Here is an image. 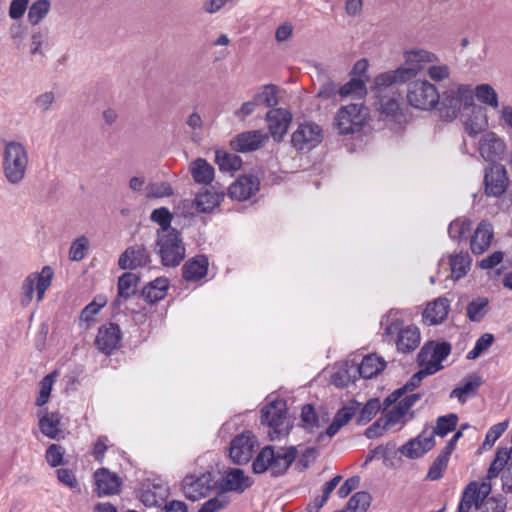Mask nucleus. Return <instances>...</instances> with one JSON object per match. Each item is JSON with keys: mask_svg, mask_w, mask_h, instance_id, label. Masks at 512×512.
Segmentation results:
<instances>
[{"mask_svg": "<svg viewBox=\"0 0 512 512\" xmlns=\"http://www.w3.org/2000/svg\"><path fill=\"white\" fill-rule=\"evenodd\" d=\"M404 64L396 70L381 73L376 77L378 87L391 86L404 83L416 77L427 64L438 61L436 54L425 49H413L405 51Z\"/></svg>", "mask_w": 512, "mask_h": 512, "instance_id": "nucleus-1", "label": "nucleus"}, {"mask_svg": "<svg viewBox=\"0 0 512 512\" xmlns=\"http://www.w3.org/2000/svg\"><path fill=\"white\" fill-rule=\"evenodd\" d=\"M401 314L400 310L391 309L382 316L380 325L383 329V336L386 339L392 340L394 335H397L395 343L399 352L409 353L419 346L420 331L414 325L404 327V320Z\"/></svg>", "mask_w": 512, "mask_h": 512, "instance_id": "nucleus-2", "label": "nucleus"}, {"mask_svg": "<svg viewBox=\"0 0 512 512\" xmlns=\"http://www.w3.org/2000/svg\"><path fill=\"white\" fill-rule=\"evenodd\" d=\"M297 457L295 447L278 448L266 446L260 450L252 463L255 474L269 472L272 477L283 475Z\"/></svg>", "mask_w": 512, "mask_h": 512, "instance_id": "nucleus-3", "label": "nucleus"}, {"mask_svg": "<svg viewBox=\"0 0 512 512\" xmlns=\"http://www.w3.org/2000/svg\"><path fill=\"white\" fill-rule=\"evenodd\" d=\"M29 157L26 147L17 141L5 143L2 170L5 179L12 185L20 184L26 176Z\"/></svg>", "mask_w": 512, "mask_h": 512, "instance_id": "nucleus-4", "label": "nucleus"}, {"mask_svg": "<svg viewBox=\"0 0 512 512\" xmlns=\"http://www.w3.org/2000/svg\"><path fill=\"white\" fill-rule=\"evenodd\" d=\"M474 93L470 85L462 84L447 89L442 98L439 97V114L443 120L450 121L457 117L460 110L473 104Z\"/></svg>", "mask_w": 512, "mask_h": 512, "instance_id": "nucleus-5", "label": "nucleus"}, {"mask_svg": "<svg viewBox=\"0 0 512 512\" xmlns=\"http://www.w3.org/2000/svg\"><path fill=\"white\" fill-rule=\"evenodd\" d=\"M160 256L161 263L165 267H177L184 260L186 248L178 230H167L166 233H158L155 247Z\"/></svg>", "mask_w": 512, "mask_h": 512, "instance_id": "nucleus-6", "label": "nucleus"}, {"mask_svg": "<svg viewBox=\"0 0 512 512\" xmlns=\"http://www.w3.org/2000/svg\"><path fill=\"white\" fill-rule=\"evenodd\" d=\"M369 117L368 108L362 103L342 106L335 116L334 125L339 134L349 135L359 132Z\"/></svg>", "mask_w": 512, "mask_h": 512, "instance_id": "nucleus-7", "label": "nucleus"}, {"mask_svg": "<svg viewBox=\"0 0 512 512\" xmlns=\"http://www.w3.org/2000/svg\"><path fill=\"white\" fill-rule=\"evenodd\" d=\"M408 103L420 110H432L439 102V91L426 79L410 81L407 87Z\"/></svg>", "mask_w": 512, "mask_h": 512, "instance_id": "nucleus-8", "label": "nucleus"}, {"mask_svg": "<svg viewBox=\"0 0 512 512\" xmlns=\"http://www.w3.org/2000/svg\"><path fill=\"white\" fill-rule=\"evenodd\" d=\"M261 423L270 428L271 440L279 439L287 433L286 402L282 399L271 401L261 410Z\"/></svg>", "mask_w": 512, "mask_h": 512, "instance_id": "nucleus-9", "label": "nucleus"}, {"mask_svg": "<svg viewBox=\"0 0 512 512\" xmlns=\"http://www.w3.org/2000/svg\"><path fill=\"white\" fill-rule=\"evenodd\" d=\"M451 353V344L448 342H428L420 349L417 361L420 368L431 375L443 369L442 361Z\"/></svg>", "mask_w": 512, "mask_h": 512, "instance_id": "nucleus-10", "label": "nucleus"}, {"mask_svg": "<svg viewBox=\"0 0 512 512\" xmlns=\"http://www.w3.org/2000/svg\"><path fill=\"white\" fill-rule=\"evenodd\" d=\"M53 269L50 266H44L40 273H31L23 281L21 287V304L28 306L37 292V301H42L46 290L50 287L53 279Z\"/></svg>", "mask_w": 512, "mask_h": 512, "instance_id": "nucleus-11", "label": "nucleus"}, {"mask_svg": "<svg viewBox=\"0 0 512 512\" xmlns=\"http://www.w3.org/2000/svg\"><path fill=\"white\" fill-rule=\"evenodd\" d=\"M323 140V129L312 121L298 124L291 134V146L299 153H308L316 148Z\"/></svg>", "mask_w": 512, "mask_h": 512, "instance_id": "nucleus-12", "label": "nucleus"}, {"mask_svg": "<svg viewBox=\"0 0 512 512\" xmlns=\"http://www.w3.org/2000/svg\"><path fill=\"white\" fill-rule=\"evenodd\" d=\"M214 487L210 472L187 475L182 481V492L188 500L198 501L209 495Z\"/></svg>", "mask_w": 512, "mask_h": 512, "instance_id": "nucleus-13", "label": "nucleus"}, {"mask_svg": "<svg viewBox=\"0 0 512 512\" xmlns=\"http://www.w3.org/2000/svg\"><path fill=\"white\" fill-rule=\"evenodd\" d=\"M257 445L258 441L255 435L250 431H245L235 436L231 441L229 456L238 465L246 464L252 458Z\"/></svg>", "mask_w": 512, "mask_h": 512, "instance_id": "nucleus-14", "label": "nucleus"}, {"mask_svg": "<svg viewBox=\"0 0 512 512\" xmlns=\"http://www.w3.org/2000/svg\"><path fill=\"white\" fill-rule=\"evenodd\" d=\"M508 176L505 167L499 163L491 164L485 169V193L488 196L500 197L508 186Z\"/></svg>", "mask_w": 512, "mask_h": 512, "instance_id": "nucleus-15", "label": "nucleus"}, {"mask_svg": "<svg viewBox=\"0 0 512 512\" xmlns=\"http://www.w3.org/2000/svg\"><path fill=\"white\" fill-rule=\"evenodd\" d=\"M121 339L120 327L115 323H108L98 329L95 345L105 355H111L120 347Z\"/></svg>", "mask_w": 512, "mask_h": 512, "instance_id": "nucleus-16", "label": "nucleus"}, {"mask_svg": "<svg viewBox=\"0 0 512 512\" xmlns=\"http://www.w3.org/2000/svg\"><path fill=\"white\" fill-rule=\"evenodd\" d=\"M505 150L504 141L494 132L484 133L479 140L478 151L481 157L487 162H492V164L502 158Z\"/></svg>", "mask_w": 512, "mask_h": 512, "instance_id": "nucleus-17", "label": "nucleus"}, {"mask_svg": "<svg viewBox=\"0 0 512 512\" xmlns=\"http://www.w3.org/2000/svg\"><path fill=\"white\" fill-rule=\"evenodd\" d=\"M268 139V134L261 130L245 131L234 137L230 145L234 151L246 153L260 149Z\"/></svg>", "mask_w": 512, "mask_h": 512, "instance_id": "nucleus-18", "label": "nucleus"}, {"mask_svg": "<svg viewBox=\"0 0 512 512\" xmlns=\"http://www.w3.org/2000/svg\"><path fill=\"white\" fill-rule=\"evenodd\" d=\"M270 135L276 142H281L292 121V114L283 108L271 109L266 114Z\"/></svg>", "mask_w": 512, "mask_h": 512, "instance_id": "nucleus-19", "label": "nucleus"}, {"mask_svg": "<svg viewBox=\"0 0 512 512\" xmlns=\"http://www.w3.org/2000/svg\"><path fill=\"white\" fill-rule=\"evenodd\" d=\"M151 261L150 253L142 244H135L128 247L119 257L118 266L123 269H136L144 267Z\"/></svg>", "mask_w": 512, "mask_h": 512, "instance_id": "nucleus-20", "label": "nucleus"}, {"mask_svg": "<svg viewBox=\"0 0 512 512\" xmlns=\"http://www.w3.org/2000/svg\"><path fill=\"white\" fill-rule=\"evenodd\" d=\"M94 480L96 489L95 492L99 497L115 495L120 492L121 479L115 474L111 473L106 468H100L94 473Z\"/></svg>", "mask_w": 512, "mask_h": 512, "instance_id": "nucleus-21", "label": "nucleus"}, {"mask_svg": "<svg viewBox=\"0 0 512 512\" xmlns=\"http://www.w3.org/2000/svg\"><path fill=\"white\" fill-rule=\"evenodd\" d=\"M464 111L467 112V117L464 120V128L469 136L474 137L486 130L488 127V119L486 110L483 107L477 106L473 102V104L467 106Z\"/></svg>", "mask_w": 512, "mask_h": 512, "instance_id": "nucleus-22", "label": "nucleus"}, {"mask_svg": "<svg viewBox=\"0 0 512 512\" xmlns=\"http://www.w3.org/2000/svg\"><path fill=\"white\" fill-rule=\"evenodd\" d=\"M494 238V229L491 223L482 220L470 239V249L474 255H481L488 250Z\"/></svg>", "mask_w": 512, "mask_h": 512, "instance_id": "nucleus-23", "label": "nucleus"}, {"mask_svg": "<svg viewBox=\"0 0 512 512\" xmlns=\"http://www.w3.org/2000/svg\"><path fill=\"white\" fill-rule=\"evenodd\" d=\"M259 186L260 181L256 176L244 175L229 186L228 194L232 199L247 200L259 190Z\"/></svg>", "mask_w": 512, "mask_h": 512, "instance_id": "nucleus-24", "label": "nucleus"}, {"mask_svg": "<svg viewBox=\"0 0 512 512\" xmlns=\"http://www.w3.org/2000/svg\"><path fill=\"white\" fill-rule=\"evenodd\" d=\"M377 97L379 98V111L381 114L395 116L400 109V93L394 91L393 85L378 87L375 83Z\"/></svg>", "mask_w": 512, "mask_h": 512, "instance_id": "nucleus-25", "label": "nucleus"}, {"mask_svg": "<svg viewBox=\"0 0 512 512\" xmlns=\"http://www.w3.org/2000/svg\"><path fill=\"white\" fill-rule=\"evenodd\" d=\"M253 484L250 477L246 476L240 468H231L225 471L220 487L226 492L242 493Z\"/></svg>", "mask_w": 512, "mask_h": 512, "instance_id": "nucleus-26", "label": "nucleus"}, {"mask_svg": "<svg viewBox=\"0 0 512 512\" xmlns=\"http://www.w3.org/2000/svg\"><path fill=\"white\" fill-rule=\"evenodd\" d=\"M435 445L433 435H426L425 432L416 438L409 440L399 448L402 455L410 459H417L427 453Z\"/></svg>", "mask_w": 512, "mask_h": 512, "instance_id": "nucleus-27", "label": "nucleus"}, {"mask_svg": "<svg viewBox=\"0 0 512 512\" xmlns=\"http://www.w3.org/2000/svg\"><path fill=\"white\" fill-rule=\"evenodd\" d=\"M482 384V377L476 373H471L464 377L461 384L451 391L450 398H456L461 404H464L468 398L478 393Z\"/></svg>", "mask_w": 512, "mask_h": 512, "instance_id": "nucleus-28", "label": "nucleus"}, {"mask_svg": "<svg viewBox=\"0 0 512 512\" xmlns=\"http://www.w3.org/2000/svg\"><path fill=\"white\" fill-rule=\"evenodd\" d=\"M209 260L205 255H197L182 266V275L186 281H199L207 275Z\"/></svg>", "mask_w": 512, "mask_h": 512, "instance_id": "nucleus-29", "label": "nucleus"}, {"mask_svg": "<svg viewBox=\"0 0 512 512\" xmlns=\"http://www.w3.org/2000/svg\"><path fill=\"white\" fill-rule=\"evenodd\" d=\"M450 310L449 300L445 297H439L430 302L423 311V319L429 325L442 323Z\"/></svg>", "mask_w": 512, "mask_h": 512, "instance_id": "nucleus-30", "label": "nucleus"}, {"mask_svg": "<svg viewBox=\"0 0 512 512\" xmlns=\"http://www.w3.org/2000/svg\"><path fill=\"white\" fill-rule=\"evenodd\" d=\"M386 367V362L383 358L375 354L365 356L359 365L351 366L354 373H358L360 377L371 379L377 376Z\"/></svg>", "mask_w": 512, "mask_h": 512, "instance_id": "nucleus-31", "label": "nucleus"}, {"mask_svg": "<svg viewBox=\"0 0 512 512\" xmlns=\"http://www.w3.org/2000/svg\"><path fill=\"white\" fill-rule=\"evenodd\" d=\"M139 282V277L132 272H125L118 279V294L113 305L119 307L123 300L129 299L135 294L136 285Z\"/></svg>", "mask_w": 512, "mask_h": 512, "instance_id": "nucleus-32", "label": "nucleus"}, {"mask_svg": "<svg viewBox=\"0 0 512 512\" xmlns=\"http://www.w3.org/2000/svg\"><path fill=\"white\" fill-rule=\"evenodd\" d=\"M223 197L224 194L222 192L218 193L209 188H203L197 193L194 199V205L198 212L208 213L220 204Z\"/></svg>", "mask_w": 512, "mask_h": 512, "instance_id": "nucleus-33", "label": "nucleus"}, {"mask_svg": "<svg viewBox=\"0 0 512 512\" xmlns=\"http://www.w3.org/2000/svg\"><path fill=\"white\" fill-rule=\"evenodd\" d=\"M168 288V279L164 277H158L155 280L149 282L142 289V296L146 302L153 304L162 300L166 296Z\"/></svg>", "mask_w": 512, "mask_h": 512, "instance_id": "nucleus-34", "label": "nucleus"}, {"mask_svg": "<svg viewBox=\"0 0 512 512\" xmlns=\"http://www.w3.org/2000/svg\"><path fill=\"white\" fill-rule=\"evenodd\" d=\"M61 417L57 412H45L39 418V429L46 437L56 439L62 432Z\"/></svg>", "mask_w": 512, "mask_h": 512, "instance_id": "nucleus-35", "label": "nucleus"}, {"mask_svg": "<svg viewBox=\"0 0 512 512\" xmlns=\"http://www.w3.org/2000/svg\"><path fill=\"white\" fill-rule=\"evenodd\" d=\"M472 259L468 252L460 251L449 256L451 277L454 280L463 278L470 270Z\"/></svg>", "mask_w": 512, "mask_h": 512, "instance_id": "nucleus-36", "label": "nucleus"}, {"mask_svg": "<svg viewBox=\"0 0 512 512\" xmlns=\"http://www.w3.org/2000/svg\"><path fill=\"white\" fill-rule=\"evenodd\" d=\"M191 175L196 183L208 185L214 179V168L205 159L197 158L191 163Z\"/></svg>", "mask_w": 512, "mask_h": 512, "instance_id": "nucleus-37", "label": "nucleus"}, {"mask_svg": "<svg viewBox=\"0 0 512 512\" xmlns=\"http://www.w3.org/2000/svg\"><path fill=\"white\" fill-rule=\"evenodd\" d=\"M49 45V30L46 27H37L30 34V54L44 55V49Z\"/></svg>", "mask_w": 512, "mask_h": 512, "instance_id": "nucleus-38", "label": "nucleus"}, {"mask_svg": "<svg viewBox=\"0 0 512 512\" xmlns=\"http://www.w3.org/2000/svg\"><path fill=\"white\" fill-rule=\"evenodd\" d=\"M489 300L486 297H477L468 303L466 316L471 322H481L488 312Z\"/></svg>", "mask_w": 512, "mask_h": 512, "instance_id": "nucleus-39", "label": "nucleus"}, {"mask_svg": "<svg viewBox=\"0 0 512 512\" xmlns=\"http://www.w3.org/2000/svg\"><path fill=\"white\" fill-rule=\"evenodd\" d=\"M106 300L99 298V301L94 300L84 307L79 316V327L88 329L94 322L95 316L105 306Z\"/></svg>", "mask_w": 512, "mask_h": 512, "instance_id": "nucleus-40", "label": "nucleus"}, {"mask_svg": "<svg viewBox=\"0 0 512 512\" xmlns=\"http://www.w3.org/2000/svg\"><path fill=\"white\" fill-rule=\"evenodd\" d=\"M215 160L221 171L234 172L241 168L242 159L240 156L223 150H217Z\"/></svg>", "mask_w": 512, "mask_h": 512, "instance_id": "nucleus-41", "label": "nucleus"}, {"mask_svg": "<svg viewBox=\"0 0 512 512\" xmlns=\"http://www.w3.org/2000/svg\"><path fill=\"white\" fill-rule=\"evenodd\" d=\"M480 503L479 491L476 492V482H471L463 491L457 512H469L473 505L479 509Z\"/></svg>", "mask_w": 512, "mask_h": 512, "instance_id": "nucleus-42", "label": "nucleus"}, {"mask_svg": "<svg viewBox=\"0 0 512 512\" xmlns=\"http://www.w3.org/2000/svg\"><path fill=\"white\" fill-rule=\"evenodd\" d=\"M51 2L49 0H36L28 7V22L37 26L49 13Z\"/></svg>", "mask_w": 512, "mask_h": 512, "instance_id": "nucleus-43", "label": "nucleus"}, {"mask_svg": "<svg viewBox=\"0 0 512 512\" xmlns=\"http://www.w3.org/2000/svg\"><path fill=\"white\" fill-rule=\"evenodd\" d=\"M458 423V416L455 413L440 416L437 418L436 426L429 435H438L440 437L446 436L448 433L455 430Z\"/></svg>", "mask_w": 512, "mask_h": 512, "instance_id": "nucleus-44", "label": "nucleus"}, {"mask_svg": "<svg viewBox=\"0 0 512 512\" xmlns=\"http://www.w3.org/2000/svg\"><path fill=\"white\" fill-rule=\"evenodd\" d=\"M472 228V221L468 218H457L448 227L450 239L455 241L463 240Z\"/></svg>", "mask_w": 512, "mask_h": 512, "instance_id": "nucleus-45", "label": "nucleus"}, {"mask_svg": "<svg viewBox=\"0 0 512 512\" xmlns=\"http://www.w3.org/2000/svg\"><path fill=\"white\" fill-rule=\"evenodd\" d=\"M372 497L366 491L356 492L347 502L346 512H366L371 504Z\"/></svg>", "mask_w": 512, "mask_h": 512, "instance_id": "nucleus-46", "label": "nucleus"}, {"mask_svg": "<svg viewBox=\"0 0 512 512\" xmlns=\"http://www.w3.org/2000/svg\"><path fill=\"white\" fill-rule=\"evenodd\" d=\"M156 491L146 490L141 495V501L146 507H160L164 504L167 497V487H156Z\"/></svg>", "mask_w": 512, "mask_h": 512, "instance_id": "nucleus-47", "label": "nucleus"}, {"mask_svg": "<svg viewBox=\"0 0 512 512\" xmlns=\"http://www.w3.org/2000/svg\"><path fill=\"white\" fill-rule=\"evenodd\" d=\"M258 105L264 104L268 108L278 105L277 87L273 84H267L262 87L260 92L254 95Z\"/></svg>", "mask_w": 512, "mask_h": 512, "instance_id": "nucleus-48", "label": "nucleus"}, {"mask_svg": "<svg viewBox=\"0 0 512 512\" xmlns=\"http://www.w3.org/2000/svg\"><path fill=\"white\" fill-rule=\"evenodd\" d=\"M473 93L480 102L493 108L498 107V94L489 84L477 85Z\"/></svg>", "mask_w": 512, "mask_h": 512, "instance_id": "nucleus-49", "label": "nucleus"}, {"mask_svg": "<svg viewBox=\"0 0 512 512\" xmlns=\"http://www.w3.org/2000/svg\"><path fill=\"white\" fill-rule=\"evenodd\" d=\"M510 454L507 448H498L495 458L490 464L487 472V479L491 480L498 476V474L504 469V466L508 463Z\"/></svg>", "mask_w": 512, "mask_h": 512, "instance_id": "nucleus-50", "label": "nucleus"}, {"mask_svg": "<svg viewBox=\"0 0 512 512\" xmlns=\"http://www.w3.org/2000/svg\"><path fill=\"white\" fill-rule=\"evenodd\" d=\"M414 418V413L406 412L401 405L397 403L392 409L387 411L385 414V421L389 427H392L396 424L404 425L407 421Z\"/></svg>", "mask_w": 512, "mask_h": 512, "instance_id": "nucleus-51", "label": "nucleus"}, {"mask_svg": "<svg viewBox=\"0 0 512 512\" xmlns=\"http://www.w3.org/2000/svg\"><path fill=\"white\" fill-rule=\"evenodd\" d=\"M150 219L160 226L158 233H166L167 230H177L171 227L172 214L166 207L154 209Z\"/></svg>", "mask_w": 512, "mask_h": 512, "instance_id": "nucleus-52", "label": "nucleus"}, {"mask_svg": "<svg viewBox=\"0 0 512 512\" xmlns=\"http://www.w3.org/2000/svg\"><path fill=\"white\" fill-rule=\"evenodd\" d=\"M449 457L448 452L442 450L430 466L427 479L439 480L443 476V471L447 468Z\"/></svg>", "mask_w": 512, "mask_h": 512, "instance_id": "nucleus-53", "label": "nucleus"}, {"mask_svg": "<svg viewBox=\"0 0 512 512\" xmlns=\"http://www.w3.org/2000/svg\"><path fill=\"white\" fill-rule=\"evenodd\" d=\"M381 409V403L379 399H370L359 411L357 423L360 425L367 424Z\"/></svg>", "mask_w": 512, "mask_h": 512, "instance_id": "nucleus-54", "label": "nucleus"}, {"mask_svg": "<svg viewBox=\"0 0 512 512\" xmlns=\"http://www.w3.org/2000/svg\"><path fill=\"white\" fill-rule=\"evenodd\" d=\"M56 372L46 375L39 383V395L36 399V405L42 407L45 405L50 397Z\"/></svg>", "mask_w": 512, "mask_h": 512, "instance_id": "nucleus-55", "label": "nucleus"}, {"mask_svg": "<svg viewBox=\"0 0 512 512\" xmlns=\"http://www.w3.org/2000/svg\"><path fill=\"white\" fill-rule=\"evenodd\" d=\"M365 93V83L360 78H351L347 83L340 86L338 90V94L342 97L350 95L363 96Z\"/></svg>", "mask_w": 512, "mask_h": 512, "instance_id": "nucleus-56", "label": "nucleus"}, {"mask_svg": "<svg viewBox=\"0 0 512 512\" xmlns=\"http://www.w3.org/2000/svg\"><path fill=\"white\" fill-rule=\"evenodd\" d=\"M508 427V423L500 422L497 424H494L489 428V430L486 433L485 439L482 443V449L488 450L490 449L494 443L502 436V434L506 431Z\"/></svg>", "mask_w": 512, "mask_h": 512, "instance_id": "nucleus-57", "label": "nucleus"}, {"mask_svg": "<svg viewBox=\"0 0 512 512\" xmlns=\"http://www.w3.org/2000/svg\"><path fill=\"white\" fill-rule=\"evenodd\" d=\"M89 248V240L86 236H80L75 239L69 250V257L72 261L82 260Z\"/></svg>", "mask_w": 512, "mask_h": 512, "instance_id": "nucleus-58", "label": "nucleus"}, {"mask_svg": "<svg viewBox=\"0 0 512 512\" xmlns=\"http://www.w3.org/2000/svg\"><path fill=\"white\" fill-rule=\"evenodd\" d=\"M494 342V336L490 333H485L476 340L472 350L467 353V359L474 360L478 358L485 350H487Z\"/></svg>", "mask_w": 512, "mask_h": 512, "instance_id": "nucleus-59", "label": "nucleus"}, {"mask_svg": "<svg viewBox=\"0 0 512 512\" xmlns=\"http://www.w3.org/2000/svg\"><path fill=\"white\" fill-rule=\"evenodd\" d=\"M147 198H163L173 194V189L168 182L150 183L147 188Z\"/></svg>", "mask_w": 512, "mask_h": 512, "instance_id": "nucleus-60", "label": "nucleus"}, {"mask_svg": "<svg viewBox=\"0 0 512 512\" xmlns=\"http://www.w3.org/2000/svg\"><path fill=\"white\" fill-rule=\"evenodd\" d=\"M359 406L360 404L357 401H350L347 405L338 410L334 420L343 427L356 415Z\"/></svg>", "mask_w": 512, "mask_h": 512, "instance_id": "nucleus-61", "label": "nucleus"}, {"mask_svg": "<svg viewBox=\"0 0 512 512\" xmlns=\"http://www.w3.org/2000/svg\"><path fill=\"white\" fill-rule=\"evenodd\" d=\"M64 448L58 444H51L45 454L47 463L51 467H57L63 464Z\"/></svg>", "mask_w": 512, "mask_h": 512, "instance_id": "nucleus-62", "label": "nucleus"}, {"mask_svg": "<svg viewBox=\"0 0 512 512\" xmlns=\"http://www.w3.org/2000/svg\"><path fill=\"white\" fill-rule=\"evenodd\" d=\"M301 419L308 429H313L314 427H320V421L316 414L314 407L310 404H306L303 406L301 411Z\"/></svg>", "mask_w": 512, "mask_h": 512, "instance_id": "nucleus-63", "label": "nucleus"}, {"mask_svg": "<svg viewBox=\"0 0 512 512\" xmlns=\"http://www.w3.org/2000/svg\"><path fill=\"white\" fill-rule=\"evenodd\" d=\"M506 503L494 497L482 500L479 506L480 512H504Z\"/></svg>", "mask_w": 512, "mask_h": 512, "instance_id": "nucleus-64", "label": "nucleus"}]
</instances>
